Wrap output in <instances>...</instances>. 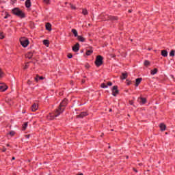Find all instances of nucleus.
Here are the masks:
<instances>
[{"label": "nucleus", "mask_w": 175, "mask_h": 175, "mask_svg": "<svg viewBox=\"0 0 175 175\" xmlns=\"http://www.w3.org/2000/svg\"><path fill=\"white\" fill-rule=\"evenodd\" d=\"M68 105V99L64 98L60 105H59L58 108L55 111V117H58L59 114H62L64 113V110H65V107Z\"/></svg>", "instance_id": "nucleus-1"}, {"label": "nucleus", "mask_w": 175, "mask_h": 175, "mask_svg": "<svg viewBox=\"0 0 175 175\" xmlns=\"http://www.w3.org/2000/svg\"><path fill=\"white\" fill-rule=\"evenodd\" d=\"M12 14H14L15 16H17V17H20V18H25V13H24L20 8H15L12 10Z\"/></svg>", "instance_id": "nucleus-2"}, {"label": "nucleus", "mask_w": 175, "mask_h": 175, "mask_svg": "<svg viewBox=\"0 0 175 175\" xmlns=\"http://www.w3.org/2000/svg\"><path fill=\"white\" fill-rule=\"evenodd\" d=\"M94 64L97 68L103 65V57L102 55H97Z\"/></svg>", "instance_id": "nucleus-3"}, {"label": "nucleus", "mask_w": 175, "mask_h": 175, "mask_svg": "<svg viewBox=\"0 0 175 175\" xmlns=\"http://www.w3.org/2000/svg\"><path fill=\"white\" fill-rule=\"evenodd\" d=\"M20 42L23 47H27V46L29 44V40L25 37L21 38Z\"/></svg>", "instance_id": "nucleus-4"}, {"label": "nucleus", "mask_w": 175, "mask_h": 175, "mask_svg": "<svg viewBox=\"0 0 175 175\" xmlns=\"http://www.w3.org/2000/svg\"><path fill=\"white\" fill-rule=\"evenodd\" d=\"M111 91L113 96H117L120 94V90H118V86L117 85L113 86Z\"/></svg>", "instance_id": "nucleus-5"}, {"label": "nucleus", "mask_w": 175, "mask_h": 175, "mask_svg": "<svg viewBox=\"0 0 175 175\" xmlns=\"http://www.w3.org/2000/svg\"><path fill=\"white\" fill-rule=\"evenodd\" d=\"M8 90V85L5 83H0V92H5Z\"/></svg>", "instance_id": "nucleus-6"}, {"label": "nucleus", "mask_w": 175, "mask_h": 175, "mask_svg": "<svg viewBox=\"0 0 175 175\" xmlns=\"http://www.w3.org/2000/svg\"><path fill=\"white\" fill-rule=\"evenodd\" d=\"M80 50V44L79 42H77L75 45L72 46V51L75 53H77Z\"/></svg>", "instance_id": "nucleus-7"}, {"label": "nucleus", "mask_w": 175, "mask_h": 175, "mask_svg": "<svg viewBox=\"0 0 175 175\" xmlns=\"http://www.w3.org/2000/svg\"><path fill=\"white\" fill-rule=\"evenodd\" d=\"M107 85H109V87H111V85H113V83H111V81H109L106 83H103L100 84V88H107Z\"/></svg>", "instance_id": "nucleus-8"}, {"label": "nucleus", "mask_w": 175, "mask_h": 175, "mask_svg": "<svg viewBox=\"0 0 175 175\" xmlns=\"http://www.w3.org/2000/svg\"><path fill=\"white\" fill-rule=\"evenodd\" d=\"M88 116V112L83 111L81 112L79 115L77 116V118H83V117H87Z\"/></svg>", "instance_id": "nucleus-9"}, {"label": "nucleus", "mask_w": 175, "mask_h": 175, "mask_svg": "<svg viewBox=\"0 0 175 175\" xmlns=\"http://www.w3.org/2000/svg\"><path fill=\"white\" fill-rule=\"evenodd\" d=\"M159 128H160V131L161 132H163V131H166V124H165V123H161L159 124Z\"/></svg>", "instance_id": "nucleus-10"}, {"label": "nucleus", "mask_w": 175, "mask_h": 175, "mask_svg": "<svg viewBox=\"0 0 175 175\" xmlns=\"http://www.w3.org/2000/svg\"><path fill=\"white\" fill-rule=\"evenodd\" d=\"M39 109V105L36 103H33L31 106V111H36Z\"/></svg>", "instance_id": "nucleus-11"}, {"label": "nucleus", "mask_w": 175, "mask_h": 175, "mask_svg": "<svg viewBox=\"0 0 175 175\" xmlns=\"http://www.w3.org/2000/svg\"><path fill=\"white\" fill-rule=\"evenodd\" d=\"M107 21L111 20V21H117L118 20V16H108Z\"/></svg>", "instance_id": "nucleus-12"}, {"label": "nucleus", "mask_w": 175, "mask_h": 175, "mask_svg": "<svg viewBox=\"0 0 175 175\" xmlns=\"http://www.w3.org/2000/svg\"><path fill=\"white\" fill-rule=\"evenodd\" d=\"M143 78H137L135 79V87H139V84L142 83Z\"/></svg>", "instance_id": "nucleus-13"}, {"label": "nucleus", "mask_w": 175, "mask_h": 175, "mask_svg": "<svg viewBox=\"0 0 175 175\" xmlns=\"http://www.w3.org/2000/svg\"><path fill=\"white\" fill-rule=\"evenodd\" d=\"M55 117H57V116H55V114L51 115V113H49V115L46 116V118H47V120H49V121H51V120H54V118H55Z\"/></svg>", "instance_id": "nucleus-14"}, {"label": "nucleus", "mask_w": 175, "mask_h": 175, "mask_svg": "<svg viewBox=\"0 0 175 175\" xmlns=\"http://www.w3.org/2000/svg\"><path fill=\"white\" fill-rule=\"evenodd\" d=\"M128 77V72H122L120 77L121 80H125Z\"/></svg>", "instance_id": "nucleus-15"}, {"label": "nucleus", "mask_w": 175, "mask_h": 175, "mask_svg": "<svg viewBox=\"0 0 175 175\" xmlns=\"http://www.w3.org/2000/svg\"><path fill=\"white\" fill-rule=\"evenodd\" d=\"M33 56V53L32 52H29L25 55V58H28L29 59H31L32 57Z\"/></svg>", "instance_id": "nucleus-16"}, {"label": "nucleus", "mask_w": 175, "mask_h": 175, "mask_svg": "<svg viewBox=\"0 0 175 175\" xmlns=\"http://www.w3.org/2000/svg\"><path fill=\"white\" fill-rule=\"evenodd\" d=\"M89 49H90L86 51V55H91V54H92V53H94V51L92 50V46H90Z\"/></svg>", "instance_id": "nucleus-17"}, {"label": "nucleus", "mask_w": 175, "mask_h": 175, "mask_svg": "<svg viewBox=\"0 0 175 175\" xmlns=\"http://www.w3.org/2000/svg\"><path fill=\"white\" fill-rule=\"evenodd\" d=\"M46 31H51V23H47L45 25Z\"/></svg>", "instance_id": "nucleus-18"}, {"label": "nucleus", "mask_w": 175, "mask_h": 175, "mask_svg": "<svg viewBox=\"0 0 175 175\" xmlns=\"http://www.w3.org/2000/svg\"><path fill=\"white\" fill-rule=\"evenodd\" d=\"M139 99L141 100V103L142 105H146L147 103V98H142V97H139Z\"/></svg>", "instance_id": "nucleus-19"}, {"label": "nucleus", "mask_w": 175, "mask_h": 175, "mask_svg": "<svg viewBox=\"0 0 175 175\" xmlns=\"http://www.w3.org/2000/svg\"><path fill=\"white\" fill-rule=\"evenodd\" d=\"M158 73V68H154L153 70H150V75L154 76V75H157Z\"/></svg>", "instance_id": "nucleus-20"}, {"label": "nucleus", "mask_w": 175, "mask_h": 175, "mask_svg": "<svg viewBox=\"0 0 175 175\" xmlns=\"http://www.w3.org/2000/svg\"><path fill=\"white\" fill-rule=\"evenodd\" d=\"M71 32L73 33V35L75 38H77L79 36V34L77 33V30H76V29H72L71 30Z\"/></svg>", "instance_id": "nucleus-21"}, {"label": "nucleus", "mask_w": 175, "mask_h": 175, "mask_svg": "<svg viewBox=\"0 0 175 175\" xmlns=\"http://www.w3.org/2000/svg\"><path fill=\"white\" fill-rule=\"evenodd\" d=\"M77 38L79 42H85V38L81 36H78Z\"/></svg>", "instance_id": "nucleus-22"}, {"label": "nucleus", "mask_w": 175, "mask_h": 175, "mask_svg": "<svg viewBox=\"0 0 175 175\" xmlns=\"http://www.w3.org/2000/svg\"><path fill=\"white\" fill-rule=\"evenodd\" d=\"M25 6L29 9V8H31V0H26L25 1Z\"/></svg>", "instance_id": "nucleus-23"}, {"label": "nucleus", "mask_w": 175, "mask_h": 175, "mask_svg": "<svg viewBox=\"0 0 175 175\" xmlns=\"http://www.w3.org/2000/svg\"><path fill=\"white\" fill-rule=\"evenodd\" d=\"M43 44H44V46H46V47H49V46L50 45V41H49V40H44Z\"/></svg>", "instance_id": "nucleus-24"}, {"label": "nucleus", "mask_w": 175, "mask_h": 175, "mask_svg": "<svg viewBox=\"0 0 175 175\" xmlns=\"http://www.w3.org/2000/svg\"><path fill=\"white\" fill-rule=\"evenodd\" d=\"M31 62H26L25 66H23V70H27V69H28V68H29V64Z\"/></svg>", "instance_id": "nucleus-25"}, {"label": "nucleus", "mask_w": 175, "mask_h": 175, "mask_svg": "<svg viewBox=\"0 0 175 175\" xmlns=\"http://www.w3.org/2000/svg\"><path fill=\"white\" fill-rule=\"evenodd\" d=\"M161 55H162V57H167V51L162 50L161 51Z\"/></svg>", "instance_id": "nucleus-26"}, {"label": "nucleus", "mask_w": 175, "mask_h": 175, "mask_svg": "<svg viewBox=\"0 0 175 175\" xmlns=\"http://www.w3.org/2000/svg\"><path fill=\"white\" fill-rule=\"evenodd\" d=\"M82 14H83V16H87L88 14V10L87 8L82 9Z\"/></svg>", "instance_id": "nucleus-27"}, {"label": "nucleus", "mask_w": 175, "mask_h": 175, "mask_svg": "<svg viewBox=\"0 0 175 175\" xmlns=\"http://www.w3.org/2000/svg\"><path fill=\"white\" fill-rule=\"evenodd\" d=\"M144 65L145 66H150V65H151V63L148 60H145L144 63Z\"/></svg>", "instance_id": "nucleus-28"}, {"label": "nucleus", "mask_w": 175, "mask_h": 175, "mask_svg": "<svg viewBox=\"0 0 175 175\" xmlns=\"http://www.w3.org/2000/svg\"><path fill=\"white\" fill-rule=\"evenodd\" d=\"M27 126H28V122L24 123L22 127L23 131H25V129H27Z\"/></svg>", "instance_id": "nucleus-29"}, {"label": "nucleus", "mask_w": 175, "mask_h": 175, "mask_svg": "<svg viewBox=\"0 0 175 175\" xmlns=\"http://www.w3.org/2000/svg\"><path fill=\"white\" fill-rule=\"evenodd\" d=\"M174 55H175V51L172 49V50L170 52V57H174Z\"/></svg>", "instance_id": "nucleus-30"}, {"label": "nucleus", "mask_w": 175, "mask_h": 175, "mask_svg": "<svg viewBox=\"0 0 175 175\" xmlns=\"http://www.w3.org/2000/svg\"><path fill=\"white\" fill-rule=\"evenodd\" d=\"M0 39H5V36H3V32L0 31Z\"/></svg>", "instance_id": "nucleus-31"}, {"label": "nucleus", "mask_w": 175, "mask_h": 175, "mask_svg": "<svg viewBox=\"0 0 175 175\" xmlns=\"http://www.w3.org/2000/svg\"><path fill=\"white\" fill-rule=\"evenodd\" d=\"M8 135H10L11 136H14V135H16V132L12 131L10 133H8Z\"/></svg>", "instance_id": "nucleus-32"}, {"label": "nucleus", "mask_w": 175, "mask_h": 175, "mask_svg": "<svg viewBox=\"0 0 175 175\" xmlns=\"http://www.w3.org/2000/svg\"><path fill=\"white\" fill-rule=\"evenodd\" d=\"M70 8L71 9H72V10H76V6L73 5V4L70 3Z\"/></svg>", "instance_id": "nucleus-33"}, {"label": "nucleus", "mask_w": 175, "mask_h": 175, "mask_svg": "<svg viewBox=\"0 0 175 175\" xmlns=\"http://www.w3.org/2000/svg\"><path fill=\"white\" fill-rule=\"evenodd\" d=\"M3 77V72H2V70L0 68V79H2Z\"/></svg>", "instance_id": "nucleus-34"}, {"label": "nucleus", "mask_w": 175, "mask_h": 175, "mask_svg": "<svg viewBox=\"0 0 175 175\" xmlns=\"http://www.w3.org/2000/svg\"><path fill=\"white\" fill-rule=\"evenodd\" d=\"M8 17H10V14H9L8 12H5V16L4 17V18H8Z\"/></svg>", "instance_id": "nucleus-35"}, {"label": "nucleus", "mask_w": 175, "mask_h": 175, "mask_svg": "<svg viewBox=\"0 0 175 175\" xmlns=\"http://www.w3.org/2000/svg\"><path fill=\"white\" fill-rule=\"evenodd\" d=\"M126 81H127V83H126L127 85H131V84H132V81H129V79H126Z\"/></svg>", "instance_id": "nucleus-36"}, {"label": "nucleus", "mask_w": 175, "mask_h": 175, "mask_svg": "<svg viewBox=\"0 0 175 175\" xmlns=\"http://www.w3.org/2000/svg\"><path fill=\"white\" fill-rule=\"evenodd\" d=\"M68 58H72L73 57V55H72V53H68V55H67Z\"/></svg>", "instance_id": "nucleus-37"}, {"label": "nucleus", "mask_w": 175, "mask_h": 175, "mask_svg": "<svg viewBox=\"0 0 175 175\" xmlns=\"http://www.w3.org/2000/svg\"><path fill=\"white\" fill-rule=\"evenodd\" d=\"M43 1L46 3V5H49L50 3V0H43Z\"/></svg>", "instance_id": "nucleus-38"}, {"label": "nucleus", "mask_w": 175, "mask_h": 175, "mask_svg": "<svg viewBox=\"0 0 175 175\" xmlns=\"http://www.w3.org/2000/svg\"><path fill=\"white\" fill-rule=\"evenodd\" d=\"M27 83L28 85H31V84H32V81L29 79Z\"/></svg>", "instance_id": "nucleus-39"}, {"label": "nucleus", "mask_w": 175, "mask_h": 175, "mask_svg": "<svg viewBox=\"0 0 175 175\" xmlns=\"http://www.w3.org/2000/svg\"><path fill=\"white\" fill-rule=\"evenodd\" d=\"M25 137H26V139H29V137H31V135H25Z\"/></svg>", "instance_id": "nucleus-40"}, {"label": "nucleus", "mask_w": 175, "mask_h": 175, "mask_svg": "<svg viewBox=\"0 0 175 175\" xmlns=\"http://www.w3.org/2000/svg\"><path fill=\"white\" fill-rule=\"evenodd\" d=\"M12 5H14L15 2H17V0H11Z\"/></svg>", "instance_id": "nucleus-41"}, {"label": "nucleus", "mask_w": 175, "mask_h": 175, "mask_svg": "<svg viewBox=\"0 0 175 175\" xmlns=\"http://www.w3.org/2000/svg\"><path fill=\"white\" fill-rule=\"evenodd\" d=\"M133 100H129V104L131 105H133Z\"/></svg>", "instance_id": "nucleus-42"}, {"label": "nucleus", "mask_w": 175, "mask_h": 175, "mask_svg": "<svg viewBox=\"0 0 175 175\" xmlns=\"http://www.w3.org/2000/svg\"><path fill=\"white\" fill-rule=\"evenodd\" d=\"M39 79H40V80H44V77H39Z\"/></svg>", "instance_id": "nucleus-43"}, {"label": "nucleus", "mask_w": 175, "mask_h": 175, "mask_svg": "<svg viewBox=\"0 0 175 175\" xmlns=\"http://www.w3.org/2000/svg\"><path fill=\"white\" fill-rule=\"evenodd\" d=\"M3 152H5L6 151V148L3 147V150H2Z\"/></svg>", "instance_id": "nucleus-44"}, {"label": "nucleus", "mask_w": 175, "mask_h": 175, "mask_svg": "<svg viewBox=\"0 0 175 175\" xmlns=\"http://www.w3.org/2000/svg\"><path fill=\"white\" fill-rule=\"evenodd\" d=\"M34 80L36 81V83H38V81H39V79H38V77H36V78L34 79Z\"/></svg>", "instance_id": "nucleus-45"}, {"label": "nucleus", "mask_w": 175, "mask_h": 175, "mask_svg": "<svg viewBox=\"0 0 175 175\" xmlns=\"http://www.w3.org/2000/svg\"><path fill=\"white\" fill-rule=\"evenodd\" d=\"M133 171L135 172V173H137V170L136 168H133Z\"/></svg>", "instance_id": "nucleus-46"}, {"label": "nucleus", "mask_w": 175, "mask_h": 175, "mask_svg": "<svg viewBox=\"0 0 175 175\" xmlns=\"http://www.w3.org/2000/svg\"><path fill=\"white\" fill-rule=\"evenodd\" d=\"M81 83H82V84H84V83H85V80L82 79Z\"/></svg>", "instance_id": "nucleus-47"}, {"label": "nucleus", "mask_w": 175, "mask_h": 175, "mask_svg": "<svg viewBox=\"0 0 175 175\" xmlns=\"http://www.w3.org/2000/svg\"><path fill=\"white\" fill-rule=\"evenodd\" d=\"M14 159H16V157H13L12 158V161H14Z\"/></svg>", "instance_id": "nucleus-48"}, {"label": "nucleus", "mask_w": 175, "mask_h": 175, "mask_svg": "<svg viewBox=\"0 0 175 175\" xmlns=\"http://www.w3.org/2000/svg\"><path fill=\"white\" fill-rule=\"evenodd\" d=\"M138 165H139V166H142V165H143V163H139Z\"/></svg>", "instance_id": "nucleus-49"}, {"label": "nucleus", "mask_w": 175, "mask_h": 175, "mask_svg": "<svg viewBox=\"0 0 175 175\" xmlns=\"http://www.w3.org/2000/svg\"><path fill=\"white\" fill-rule=\"evenodd\" d=\"M85 68H87V69H88V68H90V66H85Z\"/></svg>", "instance_id": "nucleus-50"}, {"label": "nucleus", "mask_w": 175, "mask_h": 175, "mask_svg": "<svg viewBox=\"0 0 175 175\" xmlns=\"http://www.w3.org/2000/svg\"><path fill=\"white\" fill-rule=\"evenodd\" d=\"M129 13H132V10H129Z\"/></svg>", "instance_id": "nucleus-51"}, {"label": "nucleus", "mask_w": 175, "mask_h": 175, "mask_svg": "<svg viewBox=\"0 0 175 175\" xmlns=\"http://www.w3.org/2000/svg\"><path fill=\"white\" fill-rule=\"evenodd\" d=\"M7 147H10V145L9 144H7Z\"/></svg>", "instance_id": "nucleus-52"}, {"label": "nucleus", "mask_w": 175, "mask_h": 175, "mask_svg": "<svg viewBox=\"0 0 175 175\" xmlns=\"http://www.w3.org/2000/svg\"><path fill=\"white\" fill-rule=\"evenodd\" d=\"M109 111H110V112L113 111V109H109Z\"/></svg>", "instance_id": "nucleus-53"}, {"label": "nucleus", "mask_w": 175, "mask_h": 175, "mask_svg": "<svg viewBox=\"0 0 175 175\" xmlns=\"http://www.w3.org/2000/svg\"><path fill=\"white\" fill-rule=\"evenodd\" d=\"M36 77H37V79H38V77H39V75H36Z\"/></svg>", "instance_id": "nucleus-54"}, {"label": "nucleus", "mask_w": 175, "mask_h": 175, "mask_svg": "<svg viewBox=\"0 0 175 175\" xmlns=\"http://www.w3.org/2000/svg\"><path fill=\"white\" fill-rule=\"evenodd\" d=\"M111 132H114V129H111Z\"/></svg>", "instance_id": "nucleus-55"}, {"label": "nucleus", "mask_w": 175, "mask_h": 175, "mask_svg": "<svg viewBox=\"0 0 175 175\" xmlns=\"http://www.w3.org/2000/svg\"><path fill=\"white\" fill-rule=\"evenodd\" d=\"M89 41H90V42H92V39H90Z\"/></svg>", "instance_id": "nucleus-56"}, {"label": "nucleus", "mask_w": 175, "mask_h": 175, "mask_svg": "<svg viewBox=\"0 0 175 175\" xmlns=\"http://www.w3.org/2000/svg\"><path fill=\"white\" fill-rule=\"evenodd\" d=\"M126 159H128V158H129V156H126Z\"/></svg>", "instance_id": "nucleus-57"}, {"label": "nucleus", "mask_w": 175, "mask_h": 175, "mask_svg": "<svg viewBox=\"0 0 175 175\" xmlns=\"http://www.w3.org/2000/svg\"><path fill=\"white\" fill-rule=\"evenodd\" d=\"M172 94H173V95H175V92H172Z\"/></svg>", "instance_id": "nucleus-58"}, {"label": "nucleus", "mask_w": 175, "mask_h": 175, "mask_svg": "<svg viewBox=\"0 0 175 175\" xmlns=\"http://www.w3.org/2000/svg\"><path fill=\"white\" fill-rule=\"evenodd\" d=\"M88 26H89V27H91V24L89 23V24H88Z\"/></svg>", "instance_id": "nucleus-59"}, {"label": "nucleus", "mask_w": 175, "mask_h": 175, "mask_svg": "<svg viewBox=\"0 0 175 175\" xmlns=\"http://www.w3.org/2000/svg\"><path fill=\"white\" fill-rule=\"evenodd\" d=\"M148 50H149V51L151 50V48H148Z\"/></svg>", "instance_id": "nucleus-60"}, {"label": "nucleus", "mask_w": 175, "mask_h": 175, "mask_svg": "<svg viewBox=\"0 0 175 175\" xmlns=\"http://www.w3.org/2000/svg\"><path fill=\"white\" fill-rule=\"evenodd\" d=\"M67 4H68V2H66V3H65V5H67Z\"/></svg>", "instance_id": "nucleus-61"}, {"label": "nucleus", "mask_w": 175, "mask_h": 175, "mask_svg": "<svg viewBox=\"0 0 175 175\" xmlns=\"http://www.w3.org/2000/svg\"><path fill=\"white\" fill-rule=\"evenodd\" d=\"M9 105H12V103H9Z\"/></svg>", "instance_id": "nucleus-62"}, {"label": "nucleus", "mask_w": 175, "mask_h": 175, "mask_svg": "<svg viewBox=\"0 0 175 175\" xmlns=\"http://www.w3.org/2000/svg\"><path fill=\"white\" fill-rule=\"evenodd\" d=\"M28 162H31V160H28Z\"/></svg>", "instance_id": "nucleus-63"}, {"label": "nucleus", "mask_w": 175, "mask_h": 175, "mask_svg": "<svg viewBox=\"0 0 175 175\" xmlns=\"http://www.w3.org/2000/svg\"><path fill=\"white\" fill-rule=\"evenodd\" d=\"M165 135H167V132L165 133Z\"/></svg>", "instance_id": "nucleus-64"}]
</instances>
